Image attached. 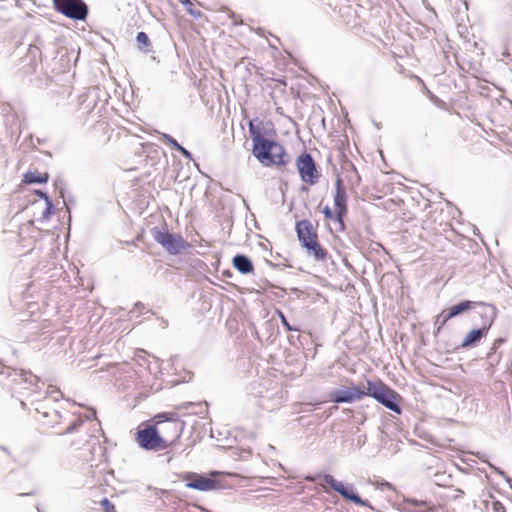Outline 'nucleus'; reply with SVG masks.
<instances>
[{"label":"nucleus","mask_w":512,"mask_h":512,"mask_svg":"<svg viewBox=\"0 0 512 512\" xmlns=\"http://www.w3.org/2000/svg\"><path fill=\"white\" fill-rule=\"evenodd\" d=\"M172 413H159L152 420L138 426L135 441L145 450L161 451L174 445L180 438L183 422Z\"/></svg>","instance_id":"obj_1"},{"label":"nucleus","mask_w":512,"mask_h":512,"mask_svg":"<svg viewBox=\"0 0 512 512\" xmlns=\"http://www.w3.org/2000/svg\"><path fill=\"white\" fill-rule=\"evenodd\" d=\"M42 425L55 430L58 435H72L76 437L67 441L70 447L80 448L84 446L90 437L85 429V419L80 408L71 402L55 405L53 407H43Z\"/></svg>","instance_id":"obj_2"},{"label":"nucleus","mask_w":512,"mask_h":512,"mask_svg":"<svg viewBox=\"0 0 512 512\" xmlns=\"http://www.w3.org/2000/svg\"><path fill=\"white\" fill-rule=\"evenodd\" d=\"M365 396L374 398L395 413H401L399 406L401 396L380 379L374 381L368 380L366 391L358 387H352L350 390L334 391L330 394V401L334 403H351Z\"/></svg>","instance_id":"obj_3"},{"label":"nucleus","mask_w":512,"mask_h":512,"mask_svg":"<svg viewBox=\"0 0 512 512\" xmlns=\"http://www.w3.org/2000/svg\"><path fill=\"white\" fill-rule=\"evenodd\" d=\"M249 133L252 139V154L264 166L284 167L289 162L283 145L265 137L264 123L262 121H250Z\"/></svg>","instance_id":"obj_4"},{"label":"nucleus","mask_w":512,"mask_h":512,"mask_svg":"<svg viewBox=\"0 0 512 512\" xmlns=\"http://www.w3.org/2000/svg\"><path fill=\"white\" fill-rule=\"evenodd\" d=\"M228 478L243 479L244 477L238 473L221 471H211L207 475L191 472L183 475V480L187 481L186 487L205 492L234 488L235 484L231 483Z\"/></svg>","instance_id":"obj_5"},{"label":"nucleus","mask_w":512,"mask_h":512,"mask_svg":"<svg viewBox=\"0 0 512 512\" xmlns=\"http://www.w3.org/2000/svg\"><path fill=\"white\" fill-rule=\"evenodd\" d=\"M347 212V193L342 180L338 178L335 183L334 210L326 205L322 208V213L326 221L336 222L338 231H344V217L346 216Z\"/></svg>","instance_id":"obj_6"},{"label":"nucleus","mask_w":512,"mask_h":512,"mask_svg":"<svg viewBox=\"0 0 512 512\" xmlns=\"http://www.w3.org/2000/svg\"><path fill=\"white\" fill-rule=\"evenodd\" d=\"M152 235L154 240L172 255L180 254L190 246L181 235L170 233L167 230L154 229Z\"/></svg>","instance_id":"obj_7"},{"label":"nucleus","mask_w":512,"mask_h":512,"mask_svg":"<svg viewBox=\"0 0 512 512\" xmlns=\"http://www.w3.org/2000/svg\"><path fill=\"white\" fill-rule=\"evenodd\" d=\"M477 305H484L483 302H477V301H470L465 300L462 302H459L447 309L442 310L436 317L434 321V325L436 327L435 334H439L440 331L443 329V327L446 325V323L454 318L459 316L462 313H465L467 311H470L474 309Z\"/></svg>","instance_id":"obj_8"},{"label":"nucleus","mask_w":512,"mask_h":512,"mask_svg":"<svg viewBox=\"0 0 512 512\" xmlns=\"http://www.w3.org/2000/svg\"><path fill=\"white\" fill-rule=\"evenodd\" d=\"M56 11L74 20H84L88 15V7L82 0H53Z\"/></svg>","instance_id":"obj_9"},{"label":"nucleus","mask_w":512,"mask_h":512,"mask_svg":"<svg viewBox=\"0 0 512 512\" xmlns=\"http://www.w3.org/2000/svg\"><path fill=\"white\" fill-rule=\"evenodd\" d=\"M295 165L304 183L314 185L318 182L320 174L314 159L309 153L303 152L300 154L295 161Z\"/></svg>","instance_id":"obj_10"},{"label":"nucleus","mask_w":512,"mask_h":512,"mask_svg":"<svg viewBox=\"0 0 512 512\" xmlns=\"http://www.w3.org/2000/svg\"><path fill=\"white\" fill-rule=\"evenodd\" d=\"M317 227V224H313L308 219H303L296 222L295 230L298 240L302 246L319 239Z\"/></svg>","instance_id":"obj_11"},{"label":"nucleus","mask_w":512,"mask_h":512,"mask_svg":"<svg viewBox=\"0 0 512 512\" xmlns=\"http://www.w3.org/2000/svg\"><path fill=\"white\" fill-rule=\"evenodd\" d=\"M323 480L327 485L341 494V496L345 499L359 506L364 505L362 499L354 492L352 488L346 487L342 482L337 481L332 475H324Z\"/></svg>","instance_id":"obj_12"},{"label":"nucleus","mask_w":512,"mask_h":512,"mask_svg":"<svg viewBox=\"0 0 512 512\" xmlns=\"http://www.w3.org/2000/svg\"><path fill=\"white\" fill-rule=\"evenodd\" d=\"M302 247L306 249L309 256L313 257L315 261L325 262L328 259V251L321 245L319 239L305 244Z\"/></svg>","instance_id":"obj_13"},{"label":"nucleus","mask_w":512,"mask_h":512,"mask_svg":"<svg viewBox=\"0 0 512 512\" xmlns=\"http://www.w3.org/2000/svg\"><path fill=\"white\" fill-rule=\"evenodd\" d=\"M233 266L243 274L253 273L254 267L248 257L242 254H238L233 258Z\"/></svg>","instance_id":"obj_14"},{"label":"nucleus","mask_w":512,"mask_h":512,"mask_svg":"<svg viewBox=\"0 0 512 512\" xmlns=\"http://www.w3.org/2000/svg\"><path fill=\"white\" fill-rule=\"evenodd\" d=\"M492 320H490L489 325L486 327H482L481 329H473L471 330L464 338L462 342V347H469L474 343L478 342L488 331Z\"/></svg>","instance_id":"obj_15"},{"label":"nucleus","mask_w":512,"mask_h":512,"mask_svg":"<svg viewBox=\"0 0 512 512\" xmlns=\"http://www.w3.org/2000/svg\"><path fill=\"white\" fill-rule=\"evenodd\" d=\"M49 180L48 172H40L37 170L27 171L23 176V182L26 184H42Z\"/></svg>","instance_id":"obj_16"},{"label":"nucleus","mask_w":512,"mask_h":512,"mask_svg":"<svg viewBox=\"0 0 512 512\" xmlns=\"http://www.w3.org/2000/svg\"><path fill=\"white\" fill-rule=\"evenodd\" d=\"M136 41H137L138 48L141 51H144V52L150 51L149 48L151 46V42H150L148 35L145 32H139L136 36Z\"/></svg>","instance_id":"obj_17"},{"label":"nucleus","mask_w":512,"mask_h":512,"mask_svg":"<svg viewBox=\"0 0 512 512\" xmlns=\"http://www.w3.org/2000/svg\"><path fill=\"white\" fill-rule=\"evenodd\" d=\"M35 193L45 200V210L43 212L42 219H48L52 213V202L44 192L36 190Z\"/></svg>","instance_id":"obj_18"},{"label":"nucleus","mask_w":512,"mask_h":512,"mask_svg":"<svg viewBox=\"0 0 512 512\" xmlns=\"http://www.w3.org/2000/svg\"><path fill=\"white\" fill-rule=\"evenodd\" d=\"M181 4H183L186 8L187 13L195 18H199L202 16V12L194 8L193 3L190 0H179Z\"/></svg>","instance_id":"obj_19"},{"label":"nucleus","mask_w":512,"mask_h":512,"mask_svg":"<svg viewBox=\"0 0 512 512\" xmlns=\"http://www.w3.org/2000/svg\"><path fill=\"white\" fill-rule=\"evenodd\" d=\"M286 81L281 79H271L268 87L272 90H279L281 93H285Z\"/></svg>","instance_id":"obj_20"},{"label":"nucleus","mask_w":512,"mask_h":512,"mask_svg":"<svg viewBox=\"0 0 512 512\" xmlns=\"http://www.w3.org/2000/svg\"><path fill=\"white\" fill-rule=\"evenodd\" d=\"M101 506L104 512H116L115 506L107 498L101 501Z\"/></svg>","instance_id":"obj_21"},{"label":"nucleus","mask_w":512,"mask_h":512,"mask_svg":"<svg viewBox=\"0 0 512 512\" xmlns=\"http://www.w3.org/2000/svg\"><path fill=\"white\" fill-rule=\"evenodd\" d=\"M488 509L491 511V512H506V509L505 507L503 506L502 503H500L499 501H493L490 505V507L488 506Z\"/></svg>","instance_id":"obj_22"},{"label":"nucleus","mask_w":512,"mask_h":512,"mask_svg":"<svg viewBox=\"0 0 512 512\" xmlns=\"http://www.w3.org/2000/svg\"><path fill=\"white\" fill-rule=\"evenodd\" d=\"M278 315L280 317L281 323L283 324V326L286 328L287 331H298L297 328H293L290 325V323L286 319L285 315L281 311H278Z\"/></svg>","instance_id":"obj_23"},{"label":"nucleus","mask_w":512,"mask_h":512,"mask_svg":"<svg viewBox=\"0 0 512 512\" xmlns=\"http://www.w3.org/2000/svg\"><path fill=\"white\" fill-rule=\"evenodd\" d=\"M420 506L424 507V510L425 511H430V512H434L436 510L435 506L434 505H428L427 502H421L420 503Z\"/></svg>","instance_id":"obj_24"},{"label":"nucleus","mask_w":512,"mask_h":512,"mask_svg":"<svg viewBox=\"0 0 512 512\" xmlns=\"http://www.w3.org/2000/svg\"><path fill=\"white\" fill-rule=\"evenodd\" d=\"M177 150L180 151L184 156L190 157V153L181 145H177Z\"/></svg>","instance_id":"obj_25"},{"label":"nucleus","mask_w":512,"mask_h":512,"mask_svg":"<svg viewBox=\"0 0 512 512\" xmlns=\"http://www.w3.org/2000/svg\"><path fill=\"white\" fill-rule=\"evenodd\" d=\"M48 393H50V394L56 393V394L62 396V393L58 389L54 388L53 386H50L48 388Z\"/></svg>","instance_id":"obj_26"},{"label":"nucleus","mask_w":512,"mask_h":512,"mask_svg":"<svg viewBox=\"0 0 512 512\" xmlns=\"http://www.w3.org/2000/svg\"><path fill=\"white\" fill-rule=\"evenodd\" d=\"M165 138L168 140V142L172 145L173 141H175V139H173L171 136H168V135H165Z\"/></svg>","instance_id":"obj_27"},{"label":"nucleus","mask_w":512,"mask_h":512,"mask_svg":"<svg viewBox=\"0 0 512 512\" xmlns=\"http://www.w3.org/2000/svg\"><path fill=\"white\" fill-rule=\"evenodd\" d=\"M177 145H180L176 140L173 141L172 146L177 149Z\"/></svg>","instance_id":"obj_28"},{"label":"nucleus","mask_w":512,"mask_h":512,"mask_svg":"<svg viewBox=\"0 0 512 512\" xmlns=\"http://www.w3.org/2000/svg\"><path fill=\"white\" fill-rule=\"evenodd\" d=\"M383 485L386 486L387 488H391V484L388 482H385Z\"/></svg>","instance_id":"obj_29"}]
</instances>
